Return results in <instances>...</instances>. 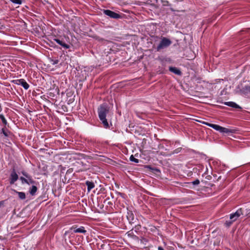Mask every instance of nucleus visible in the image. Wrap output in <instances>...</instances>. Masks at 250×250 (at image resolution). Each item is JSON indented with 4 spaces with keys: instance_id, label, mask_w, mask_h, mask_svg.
Segmentation results:
<instances>
[{
    "instance_id": "17",
    "label": "nucleus",
    "mask_w": 250,
    "mask_h": 250,
    "mask_svg": "<svg viewBox=\"0 0 250 250\" xmlns=\"http://www.w3.org/2000/svg\"><path fill=\"white\" fill-rule=\"evenodd\" d=\"M0 119L1 120L2 123L4 125H6L7 124L6 120L5 119V117H4L3 115L0 114Z\"/></svg>"
},
{
    "instance_id": "8",
    "label": "nucleus",
    "mask_w": 250,
    "mask_h": 250,
    "mask_svg": "<svg viewBox=\"0 0 250 250\" xmlns=\"http://www.w3.org/2000/svg\"><path fill=\"white\" fill-rule=\"evenodd\" d=\"M54 41L59 44L61 45L65 49H68L70 47V45L68 44L65 43L64 42L58 39H54Z\"/></svg>"
},
{
    "instance_id": "23",
    "label": "nucleus",
    "mask_w": 250,
    "mask_h": 250,
    "mask_svg": "<svg viewBox=\"0 0 250 250\" xmlns=\"http://www.w3.org/2000/svg\"><path fill=\"white\" fill-rule=\"evenodd\" d=\"M158 250H165L162 247L159 246L158 248Z\"/></svg>"
},
{
    "instance_id": "3",
    "label": "nucleus",
    "mask_w": 250,
    "mask_h": 250,
    "mask_svg": "<svg viewBox=\"0 0 250 250\" xmlns=\"http://www.w3.org/2000/svg\"><path fill=\"white\" fill-rule=\"evenodd\" d=\"M172 43V42L166 37H162L159 44L157 46L156 50L160 51L164 48L168 47Z\"/></svg>"
},
{
    "instance_id": "20",
    "label": "nucleus",
    "mask_w": 250,
    "mask_h": 250,
    "mask_svg": "<svg viewBox=\"0 0 250 250\" xmlns=\"http://www.w3.org/2000/svg\"><path fill=\"white\" fill-rule=\"evenodd\" d=\"M21 173L22 174V175L23 176H24L26 178H27V179L30 176L29 174H28L26 172H25L24 171H22Z\"/></svg>"
},
{
    "instance_id": "21",
    "label": "nucleus",
    "mask_w": 250,
    "mask_h": 250,
    "mask_svg": "<svg viewBox=\"0 0 250 250\" xmlns=\"http://www.w3.org/2000/svg\"><path fill=\"white\" fill-rule=\"evenodd\" d=\"M20 179L21 180L22 183H27V179H25L24 177H21Z\"/></svg>"
},
{
    "instance_id": "7",
    "label": "nucleus",
    "mask_w": 250,
    "mask_h": 250,
    "mask_svg": "<svg viewBox=\"0 0 250 250\" xmlns=\"http://www.w3.org/2000/svg\"><path fill=\"white\" fill-rule=\"evenodd\" d=\"M18 179V176L15 171H13L10 175V184H14Z\"/></svg>"
},
{
    "instance_id": "10",
    "label": "nucleus",
    "mask_w": 250,
    "mask_h": 250,
    "mask_svg": "<svg viewBox=\"0 0 250 250\" xmlns=\"http://www.w3.org/2000/svg\"><path fill=\"white\" fill-rule=\"evenodd\" d=\"M71 229H73V231L75 233H85L86 230L83 227H81L78 229H76L75 228H71Z\"/></svg>"
},
{
    "instance_id": "16",
    "label": "nucleus",
    "mask_w": 250,
    "mask_h": 250,
    "mask_svg": "<svg viewBox=\"0 0 250 250\" xmlns=\"http://www.w3.org/2000/svg\"><path fill=\"white\" fill-rule=\"evenodd\" d=\"M130 160L131 161V162H133L135 163H139V160L136 158H135L133 155H131L130 157V158H129Z\"/></svg>"
},
{
    "instance_id": "11",
    "label": "nucleus",
    "mask_w": 250,
    "mask_h": 250,
    "mask_svg": "<svg viewBox=\"0 0 250 250\" xmlns=\"http://www.w3.org/2000/svg\"><path fill=\"white\" fill-rule=\"evenodd\" d=\"M169 70L170 72L174 73L175 74L180 75L181 74V71L175 67H169Z\"/></svg>"
},
{
    "instance_id": "1",
    "label": "nucleus",
    "mask_w": 250,
    "mask_h": 250,
    "mask_svg": "<svg viewBox=\"0 0 250 250\" xmlns=\"http://www.w3.org/2000/svg\"><path fill=\"white\" fill-rule=\"evenodd\" d=\"M202 124L206 125L210 127H212L214 129L219 131V132L222 134H230L232 133H234L235 132V130L233 129H230L228 128H226L224 127L218 125L212 124L210 123H208L205 122H200Z\"/></svg>"
},
{
    "instance_id": "14",
    "label": "nucleus",
    "mask_w": 250,
    "mask_h": 250,
    "mask_svg": "<svg viewBox=\"0 0 250 250\" xmlns=\"http://www.w3.org/2000/svg\"><path fill=\"white\" fill-rule=\"evenodd\" d=\"M15 192H16L19 196V197L21 200H24L26 198V195L24 192H18L16 191V190H14Z\"/></svg>"
},
{
    "instance_id": "22",
    "label": "nucleus",
    "mask_w": 250,
    "mask_h": 250,
    "mask_svg": "<svg viewBox=\"0 0 250 250\" xmlns=\"http://www.w3.org/2000/svg\"><path fill=\"white\" fill-rule=\"evenodd\" d=\"M200 183V181L199 180L197 179L195 181H194L193 182H192V184L194 185H198Z\"/></svg>"
},
{
    "instance_id": "5",
    "label": "nucleus",
    "mask_w": 250,
    "mask_h": 250,
    "mask_svg": "<svg viewBox=\"0 0 250 250\" xmlns=\"http://www.w3.org/2000/svg\"><path fill=\"white\" fill-rule=\"evenodd\" d=\"M103 13L106 16H108L111 18L118 19L121 18V16L118 13H115L110 10H104Z\"/></svg>"
},
{
    "instance_id": "24",
    "label": "nucleus",
    "mask_w": 250,
    "mask_h": 250,
    "mask_svg": "<svg viewBox=\"0 0 250 250\" xmlns=\"http://www.w3.org/2000/svg\"><path fill=\"white\" fill-rule=\"evenodd\" d=\"M58 61L57 60H56L53 63V64H57L58 63Z\"/></svg>"
},
{
    "instance_id": "18",
    "label": "nucleus",
    "mask_w": 250,
    "mask_h": 250,
    "mask_svg": "<svg viewBox=\"0 0 250 250\" xmlns=\"http://www.w3.org/2000/svg\"><path fill=\"white\" fill-rule=\"evenodd\" d=\"M12 3L17 4H21L22 2V0H10Z\"/></svg>"
},
{
    "instance_id": "15",
    "label": "nucleus",
    "mask_w": 250,
    "mask_h": 250,
    "mask_svg": "<svg viewBox=\"0 0 250 250\" xmlns=\"http://www.w3.org/2000/svg\"><path fill=\"white\" fill-rule=\"evenodd\" d=\"M127 218L130 223L133 222L134 219V215L131 212L127 213Z\"/></svg>"
},
{
    "instance_id": "19",
    "label": "nucleus",
    "mask_w": 250,
    "mask_h": 250,
    "mask_svg": "<svg viewBox=\"0 0 250 250\" xmlns=\"http://www.w3.org/2000/svg\"><path fill=\"white\" fill-rule=\"evenodd\" d=\"M27 183H26V184L29 185L30 184H33L34 183V181L31 178V177L30 176L29 178L27 179Z\"/></svg>"
},
{
    "instance_id": "4",
    "label": "nucleus",
    "mask_w": 250,
    "mask_h": 250,
    "mask_svg": "<svg viewBox=\"0 0 250 250\" xmlns=\"http://www.w3.org/2000/svg\"><path fill=\"white\" fill-rule=\"evenodd\" d=\"M243 214V210L242 208H240L238 209L235 213H232L230 214V219L231 220V221L226 222V224L229 226L230 225L232 222L236 221L241 215Z\"/></svg>"
},
{
    "instance_id": "2",
    "label": "nucleus",
    "mask_w": 250,
    "mask_h": 250,
    "mask_svg": "<svg viewBox=\"0 0 250 250\" xmlns=\"http://www.w3.org/2000/svg\"><path fill=\"white\" fill-rule=\"evenodd\" d=\"M108 112V110L105 105H101L98 109L99 117L105 128L109 127L108 123L106 119V115Z\"/></svg>"
},
{
    "instance_id": "6",
    "label": "nucleus",
    "mask_w": 250,
    "mask_h": 250,
    "mask_svg": "<svg viewBox=\"0 0 250 250\" xmlns=\"http://www.w3.org/2000/svg\"><path fill=\"white\" fill-rule=\"evenodd\" d=\"M12 82L15 84L21 85L26 90L28 89L29 87V85L23 79L15 80Z\"/></svg>"
},
{
    "instance_id": "12",
    "label": "nucleus",
    "mask_w": 250,
    "mask_h": 250,
    "mask_svg": "<svg viewBox=\"0 0 250 250\" xmlns=\"http://www.w3.org/2000/svg\"><path fill=\"white\" fill-rule=\"evenodd\" d=\"M85 184L87 187V190L88 191L93 188L95 187L94 184L92 182L87 181L86 182Z\"/></svg>"
},
{
    "instance_id": "9",
    "label": "nucleus",
    "mask_w": 250,
    "mask_h": 250,
    "mask_svg": "<svg viewBox=\"0 0 250 250\" xmlns=\"http://www.w3.org/2000/svg\"><path fill=\"white\" fill-rule=\"evenodd\" d=\"M224 104L226 105L227 106H230V107L235 108H239V109L241 108V107L239 105H238L235 103L233 102H225Z\"/></svg>"
},
{
    "instance_id": "13",
    "label": "nucleus",
    "mask_w": 250,
    "mask_h": 250,
    "mask_svg": "<svg viewBox=\"0 0 250 250\" xmlns=\"http://www.w3.org/2000/svg\"><path fill=\"white\" fill-rule=\"evenodd\" d=\"M37 188L35 186H32L29 189L30 194L32 195H34L37 192Z\"/></svg>"
}]
</instances>
